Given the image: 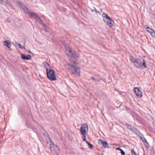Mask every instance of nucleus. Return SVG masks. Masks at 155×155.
Listing matches in <instances>:
<instances>
[{
  "label": "nucleus",
  "instance_id": "19",
  "mask_svg": "<svg viewBox=\"0 0 155 155\" xmlns=\"http://www.w3.org/2000/svg\"><path fill=\"white\" fill-rule=\"evenodd\" d=\"M140 139H141V140H142L143 142L144 143L146 141V140L145 139V137H144V136H143V135L140 133Z\"/></svg>",
  "mask_w": 155,
  "mask_h": 155
},
{
  "label": "nucleus",
  "instance_id": "12",
  "mask_svg": "<svg viewBox=\"0 0 155 155\" xmlns=\"http://www.w3.org/2000/svg\"><path fill=\"white\" fill-rule=\"evenodd\" d=\"M98 143L100 144H102L104 148L109 147V144L106 141L100 140L98 141Z\"/></svg>",
  "mask_w": 155,
  "mask_h": 155
},
{
  "label": "nucleus",
  "instance_id": "25",
  "mask_svg": "<svg viewBox=\"0 0 155 155\" xmlns=\"http://www.w3.org/2000/svg\"><path fill=\"white\" fill-rule=\"evenodd\" d=\"M125 125L127 126V128L128 129H130V128H131L132 127V126L131 125L128 124L127 123H126Z\"/></svg>",
  "mask_w": 155,
  "mask_h": 155
},
{
  "label": "nucleus",
  "instance_id": "27",
  "mask_svg": "<svg viewBox=\"0 0 155 155\" xmlns=\"http://www.w3.org/2000/svg\"><path fill=\"white\" fill-rule=\"evenodd\" d=\"M151 36L153 37H154L155 36V31L154 30V31H152L151 33Z\"/></svg>",
  "mask_w": 155,
  "mask_h": 155
},
{
  "label": "nucleus",
  "instance_id": "26",
  "mask_svg": "<svg viewBox=\"0 0 155 155\" xmlns=\"http://www.w3.org/2000/svg\"><path fill=\"white\" fill-rule=\"evenodd\" d=\"M131 153H132V155H137L136 154V152L134 151V149H133L131 151Z\"/></svg>",
  "mask_w": 155,
  "mask_h": 155
},
{
  "label": "nucleus",
  "instance_id": "9",
  "mask_svg": "<svg viewBox=\"0 0 155 155\" xmlns=\"http://www.w3.org/2000/svg\"><path fill=\"white\" fill-rule=\"evenodd\" d=\"M86 128H87V124H84L82 125L80 129V132L82 135H85L86 133Z\"/></svg>",
  "mask_w": 155,
  "mask_h": 155
},
{
  "label": "nucleus",
  "instance_id": "3",
  "mask_svg": "<svg viewBox=\"0 0 155 155\" xmlns=\"http://www.w3.org/2000/svg\"><path fill=\"white\" fill-rule=\"evenodd\" d=\"M68 69L76 76H79L80 74V69L77 66L72 64H68Z\"/></svg>",
  "mask_w": 155,
  "mask_h": 155
},
{
  "label": "nucleus",
  "instance_id": "7",
  "mask_svg": "<svg viewBox=\"0 0 155 155\" xmlns=\"http://www.w3.org/2000/svg\"><path fill=\"white\" fill-rule=\"evenodd\" d=\"M64 45L65 48H66L67 51H68L70 53L71 56L72 58L77 59L78 58V55L77 53L74 50H72V52L71 49L70 48H69L68 49H67V48L68 47V45Z\"/></svg>",
  "mask_w": 155,
  "mask_h": 155
},
{
  "label": "nucleus",
  "instance_id": "24",
  "mask_svg": "<svg viewBox=\"0 0 155 155\" xmlns=\"http://www.w3.org/2000/svg\"><path fill=\"white\" fill-rule=\"evenodd\" d=\"M17 44L19 46L20 48L21 49H25V47L21 45L20 44L17 43Z\"/></svg>",
  "mask_w": 155,
  "mask_h": 155
},
{
  "label": "nucleus",
  "instance_id": "18",
  "mask_svg": "<svg viewBox=\"0 0 155 155\" xmlns=\"http://www.w3.org/2000/svg\"><path fill=\"white\" fill-rule=\"evenodd\" d=\"M4 2L7 5L10 6L11 7H13V6L11 5L10 3L8 1V0H0Z\"/></svg>",
  "mask_w": 155,
  "mask_h": 155
},
{
  "label": "nucleus",
  "instance_id": "34",
  "mask_svg": "<svg viewBox=\"0 0 155 155\" xmlns=\"http://www.w3.org/2000/svg\"><path fill=\"white\" fill-rule=\"evenodd\" d=\"M85 138V135H83L82 137V139Z\"/></svg>",
  "mask_w": 155,
  "mask_h": 155
},
{
  "label": "nucleus",
  "instance_id": "16",
  "mask_svg": "<svg viewBox=\"0 0 155 155\" xmlns=\"http://www.w3.org/2000/svg\"><path fill=\"white\" fill-rule=\"evenodd\" d=\"M106 23L107 25H108L110 27H112L114 25V22L111 19H110V21H107Z\"/></svg>",
  "mask_w": 155,
  "mask_h": 155
},
{
  "label": "nucleus",
  "instance_id": "36",
  "mask_svg": "<svg viewBox=\"0 0 155 155\" xmlns=\"http://www.w3.org/2000/svg\"><path fill=\"white\" fill-rule=\"evenodd\" d=\"M45 31L46 32H48V30L47 29H45Z\"/></svg>",
  "mask_w": 155,
  "mask_h": 155
},
{
  "label": "nucleus",
  "instance_id": "21",
  "mask_svg": "<svg viewBox=\"0 0 155 155\" xmlns=\"http://www.w3.org/2000/svg\"><path fill=\"white\" fill-rule=\"evenodd\" d=\"M130 59L131 61L134 63V61L136 60V58H134V57L133 56H130Z\"/></svg>",
  "mask_w": 155,
  "mask_h": 155
},
{
  "label": "nucleus",
  "instance_id": "1",
  "mask_svg": "<svg viewBox=\"0 0 155 155\" xmlns=\"http://www.w3.org/2000/svg\"><path fill=\"white\" fill-rule=\"evenodd\" d=\"M134 61V64L137 68L143 69L147 67L146 64L144 60L137 58Z\"/></svg>",
  "mask_w": 155,
  "mask_h": 155
},
{
  "label": "nucleus",
  "instance_id": "8",
  "mask_svg": "<svg viewBox=\"0 0 155 155\" xmlns=\"http://www.w3.org/2000/svg\"><path fill=\"white\" fill-rule=\"evenodd\" d=\"M17 3L18 5L24 11H26L27 13H28L29 15L30 14V13L32 12L31 11H30L29 9H28L26 7L24 6L21 2L19 1H17Z\"/></svg>",
  "mask_w": 155,
  "mask_h": 155
},
{
  "label": "nucleus",
  "instance_id": "6",
  "mask_svg": "<svg viewBox=\"0 0 155 155\" xmlns=\"http://www.w3.org/2000/svg\"><path fill=\"white\" fill-rule=\"evenodd\" d=\"M30 13V14L29 15L30 17L35 18L36 20L39 23L41 24L42 26L44 27H46V25L42 21L35 13L32 11L31 13Z\"/></svg>",
  "mask_w": 155,
  "mask_h": 155
},
{
  "label": "nucleus",
  "instance_id": "11",
  "mask_svg": "<svg viewBox=\"0 0 155 155\" xmlns=\"http://www.w3.org/2000/svg\"><path fill=\"white\" fill-rule=\"evenodd\" d=\"M102 17L103 18L104 21L106 22L110 21L111 18L107 14L105 13H104L102 14Z\"/></svg>",
  "mask_w": 155,
  "mask_h": 155
},
{
  "label": "nucleus",
  "instance_id": "17",
  "mask_svg": "<svg viewBox=\"0 0 155 155\" xmlns=\"http://www.w3.org/2000/svg\"><path fill=\"white\" fill-rule=\"evenodd\" d=\"M43 64L44 65V67L46 69V71H47V69H48V70H49V65L46 62H43Z\"/></svg>",
  "mask_w": 155,
  "mask_h": 155
},
{
  "label": "nucleus",
  "instance_id": "15",
  "mask_svg": "<svg viewBox=\"0 0 155 155\" xmlns=\"http://www.w3.org/2000/svg\"><path fill=\"white\" fill-rule=\"evenodd\" d=\"M3 45L4 46H7L8 48H10L11 45L10 43V41H4Z\"/></svg>",
  "mask_w": 155,
  "mask_h": 155
},
{
  "label": "nucleus",
  "instance_id": "10",
  "mask_svg": "<svg viewBox=\"0 0 155 155\" xmlns=\"http://www.w3.org/2000/svg\"><path fill=\"white\" fill-rule=\"evenodd\" d=\"M134 91L136 95L140 97L142 96V93L140 91V89L137 87H135L134 88Z\"/></svg>",
  "mask_w": 155,
  "mask_h": 155
},
{
  "label": "nucleus",
  "instance_id": "14",
  "mask_svg": "<svg viewBox=\"0 0 155 155\" xmlns=\"http://www.w3.org/2000/svg\"><path fill=\"white\" fill-rule=\"evenodd\" d=\"M21 58L23 60H29L31 57L30 55H28L26 56L24 54H21Z\"/></svg>",
  "mask_w": 155,
  "mask_h": 155
},
{
  "label": "nucleus",
  "instance_id": "28",
  "mask_svg": "<svg viewBox=\"0 0 155 155\" xmlns=\"http://www.w3.org/2000/svg\"><path fill=\"white\" fill-rule=\"evenodd\" d=\"M94 11L96 12V13H99L100 14V12L98 11L94 7Z\"/></svg>",
  "mask_w": 155,
  "mask_h": 155
},
{
  "label": "nucleus",
  "instance_id": "4",
  "mask_svg": "<svg viewBox=\"0 0 155 155\" xmlns=\"http://www.w3.org/2000/svg\"><path fill=\"white\" fill-rule=\"evenodd\" d=\"M48 78L51 81H54L56 80V74L54 71L52 69H50L46 71Z\"/></svg>",
  "mask_w": 155,
  "mask_h": 155
},
{
  "label": "nucleus",
  "instance_id": "2",
  "mask_svg": "<svg viewBox=\"0 0 155 155\" xmlns=\"http://www.w3.org/2000/svg\"><path fill=\"white\" fill-rule=\"evenodd\" d=\"M44 136L47 140V143L49 144L50 146V148L51 151H54L55 152H57L59 150L58 147L54 144V143L51 141V140L49 137L47 135L45 134V133H43Z\"/></svg>",
  "mask_w": 155,
  "mask_h": 155
},
{
  "label": "nucleus",
  "instance_id": "35",
  "mask_svg": "<svg viewBox=\"0 0 155 155\" xmlns=\"http://www.w3.org/2000/svg\"><path fill=\"white\" fill-rule=\"evenodd\" d=\"M90 9L91 10V11L92 12L94 11V9H91V8H90Z\"/></svg>",
  "mask_w": 155,
  "mask_h": 155
},
{
  "label": "nucleus",
  "instance_id": "29",
  "mask_svg": "<svg viewBox=\"0 0 155 155\" xmlns=\"http://www.w3.org/2000/svg\"><path fill=\"white\" fill-rule=\"evenodd\" d=\"M122 155H125V153L124 151L122 150L120 151Z\"/></svg>",
  "mask_w": 155,
  "mask_h": 155
},
{
  "label": "nucleus",
  "instance_id": "22",
  "mask_svg": "<svg viewBox=\"0 0 155 155\" xmlns=\"http://www.w3.org/2000/svg\"><path fill=\"white\" fill-rule=\"evenodd\" d=\"M147 31L150 33H151L152 31H154V30L152 29V28H150L148 26L147 28Z\"/></svg>",
  "mask_w": 155,
  "mask_h": 155
},
{
  "label": "nucleus",
  "instance_id": "33",
  "mask_svg": "<svg viewBox=\"0 0 155 155\" xmlns=\"http://www.w3.org/2000/svg\"><path fill=\"white\" fill-rule=\"evenodd\" d=\"M82 139L83 140V141H85L86 142V143H87V141L86 140L85 138Z\"/></svg>",
  "mask_w": 155,
  "mask_h": 155
},
{
  "label": "nucleus",
  "instance_id": "5",
  "mask_svg": "<svg viewBox=\"0 0 155 155\" xmlns=\"http://www.w3.org/2000/svg\"><path fill=\"white\" fill-rule=\"evenodd\" d=\"M26 127L31 129L34 131L36 132L37 129L39 126V125L35 120L31 122L30 123H27Z\"/></svg>",
  "mask_w": 155,
  "mask_h": 155
},
{
  "label": "nucleus",
  "instance_id": "30",
  "mask_svg": "<svg viewBox=\"0 0 155 155\" xmlns=\"http://www.w3.org/2000/svg\"><path fill=\"white\" fill-rule=\"evenodd\" d=\"M91 79L94 81H97V79H96V78H95L94 77H92L91 78Z\"/></svg>",
  "mask_w": 155,
  "mask_h": 155
},
{
  "label": "nucleus",
  "instance_id": "20",
  "mask_svg": "<svg viewBox=\"0 0 155 155\" xmlns=\"http://www.w3.org/2000/svg\"><path fill=\"white\" fill-rule=\"evenodd\" d=\"M88 148L90 149H92L93 148V145L91 144L88 141Z\"/></svg>",
  "mask_w": 155,
  "mask_h": 155
},
{
  "label": "nucleus",
  "instance_id": "13",
  "mask_svg": "<svg viewBox=\"0 0 155 155\" xmlns=\"http://www.w3.org/2000/svg\"><path fill=\"white\" fill-rule=\"evenodd\" d=\"M130 130L132 132H134L135 134L138 135H140V131L134 127L132 126L131 128H130Z\"/></svg>",
  "mask_w": 155,
  "mask_h": 155
},
{
  "label": "nucleus",
  "instance_id": "31",
  "mask_svg": "<svg viewBox=\"0 0 155 155\" xmlns=\"http://www.w3.org/2000/svg\"><path fill=\"white\" fill-rule=\"evenodd\" d=\"M116 150H119L120 151H121V150H122V149L120 148L119 147L117 148Z\"/></svg>",
  "mask_w": 155,
  "mask_h": 155
},
{
  "label": "nucleus",
  "instance_id": "23",
  "mask_svg": "<svg viewBox=\"0 0 155 155\" xmlns=\"http://www.w3.org/2000/svg\"><path fill=\"white\" fill-rule=\"evenodd\" d=\"M145 145L146 147L147 148H149V145L148 143L147 142V141H145L143 143Z\"/></svg>",
  "mask_w": 155,
  "mask_h": 155
},
{
  "label": "nucleus",
  "instance_id": "32",
  "mask_svg": "<svg viewBox=\"0 0 155 155\" xmlns=\"http://www.w3.org/2000/svg\"><path fill=\"white\" fill-rule=\"evenodd\" d=\"M26 51H27L28 53H31V54H33V53H32V52H31L29 50H27H27H26Z\"/></svg>",
  "mask_w": 155,
  "mask_h": 155
}]
</instances>
